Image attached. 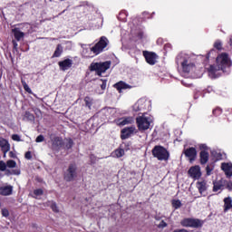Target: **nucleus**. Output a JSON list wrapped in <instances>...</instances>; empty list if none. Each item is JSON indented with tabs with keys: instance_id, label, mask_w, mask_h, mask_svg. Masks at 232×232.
<instances>
[{
	"instance_id": "nucleus-37",
	"label": "nucleus",
	"mask_w": 232,
	"mask_h": 232,
	"mask_svg": "<svg viewBox=\"0 0 232 232\" xmlns=\"http://www.w3.org/2000/svg\"><path fill=\"white\" fill-rule=\"evenodd\" d=\"M214 48H216L217 50H222V42H220L219 40L216 41L214 44Z\"/></svg>"
},
{
	"instance_id": "nucleus-2",
	"label": "nucleus",
	"mask_w": 232,
	"mask_h": 232,
	"mask_svg": "<svg viewBox=\"0 0 232 232\" xmlns=\"http://www.w3.org/2000/svg\"><path fill=\"white\" fill-rule=\"evenodd\" d=\"M176 63L178 66H181L184 73H189V72H193L195 68V63H193L191 57L184 53L178 54Z\"/></svg>"
},
{
	"instance_id": "nucleus-14",
	"label": "nucleus",
	"mask_w": 232,
	"mask_h": 232,
	"mask_svg": "<svg viewBox=\"0 0 232 232\" xmlns=\"http://www.w3.org/2000/svg\"><path fill=\"white\" fill-rule=\"evenodd\" d=\"M58 64L60 69L63 70V72H66V70H70V68H72L73 61H72L71 59H65L62 62H59Z\"/></svg>"
},
{
	"instance_id": "nucleus-47",
	"label": "nucleus",
	"mask_w": 232,
	"mask_h": 232,
	"mask_svg": "<svg viewBox=\"0 0 232 232\" xmlns=\"http://www.w3.org/2000/svg\"><path fill=\"white\" fill-rule=\"evenodd\" d=\"M25 159H27V160H32V152L27 151V152L25 153Z\"/></svg>"
},
{
	"instance_id": "nucleus-40",
	"label": "nucleus",
	"mask_w": 232,
	"mask_h": 232,
	"mask_svg": "<svg viewBox=\"0 0 232 232\" xmlns=\"http://www.w3.org/2000/svg\"><path fill=\"white\" fill-rule=\"evenodd\" d=\"M221 113H222V109H220V108H216V109L213 111V115H216V117L218 116V115H220Z\"/></svg>"
},
{
	"instance_id": "nucleus-16",
	"label": "nucleus",
	"mask_w": 232,
	"mask_h": 232,
	"mask_svg": "<svg viewBox=\"0 0 232 232\" xmlns=\"http://www.w3.org/2000/svg\"><path fill=\"white\" fill-rule=\"evenodd\" d=\"M0 148L4 153V157H6V153L10 151V143L8 142V140L0 138Z\"/></svg>"
},
{
	"instance_id": "nucleus-8",
	"label": "nucleus",
	"mask_w": 232,
	"mask_h": 232,
	"mask_svg": "<svg viewBox=\"0 0 232 232\" xmlns=\"http://www.w3.org/2000/svg\"><path fill=\"white\" fill-rule=\"evenodd\" d=\"M183 227H202L204 221L195 218H185L180 222Z\"/></svg>"
},
{
	"instance_id": "nucleus-9",
	"label": "nucleus",
	"mask_w": 232,
	"mask_h": 232,
	"mask_svg": "<svg viewBox=\"0 0 232 232\" xmlns=\"http://www.w3.org/2000/svg\"><path fill=\"white\" fill-rule=\"evenodd\" d=\"M143 56L145 57L148 64H150L151 66L157 64V59L159 58V56H157V53L149 51H143Z\"/></svg>"
},
{
	"instance_id": "nucleus-20",
	"label": "nucleus",
	"mask_w": 232,
	"mask_h": 232,
	"mask_svg": "<svg viewBox=\"0 0 232 232\" xmlns=\"http://www.w3.org/2000/svg\"><path fill=\"white\" fill-rule=\"evenodd\" d=\"M19 26L18 28H20V31H22L24 35H26V34H32L33 27L29 23L21 24Z\"/></svg>"
},
{
	"instance_id": "nucleus-1",
	"label": "nucleus",
	"mask_w": 232,
	"mask_h": 232,
	"mask_svg": "<svg viewBox=\"0 0 232 232\" xmlns=\"http://www.w3.org/2000/svg\"><path fill=\"white\" fill-rule=\"evenodd\" d=\"M216 66L210 65L208 69V75L211 79H217V77H220V73L218 72H223V73H229V68H231V60H229V56L227 53H223L217 57Z\"/></svg>"
},
{
	"instance_id": "nucleus-25",
	"label": "nucleus",
	"mask_w": 232,
	"mask_h": 232,
	"mask_svg": "<svg viewBox=\"0 0 232 232\" xmlns=\"http://www.w3.org/2000/svg\"><path fill=\"white\" fill-rule=\"evenodd\" d=\"M199 157L200 164H207L208 160H209V153L206 150H201Z\"/></svg>"
},
{
	"instance_id": "nucleus-31",
	"label": "nucleus",
	"mask_w": 232,
	"mask_h": 232,
	"mask_svg": "<svg viewBox=\"0 0 232 232\" xmlns=\"http://www.w3.org/2000/svg\"><path fill=\"white\" fill-rule=\"evenodd\" d=\"M5 175H7V177L10 175H21V171H19V170H10V169H6V170H5Z\"/></svg>"
},
{
	"instance_id": "nucleus-52",
	"label": "nucleus",
	"mask_w": 232,
	"mask_h": 232,
	"mask_svg": "<svg viewBox=\"0 0 232 232\" xmlns=\"http://www.w3.org/2000/svg\"><path fill=\"white\" fill-rule=\"evenodd\" d=\"M9 156H10L12 159H14V157H15V154H14V153L11 151V152H9Z\"/></svg>"
},
{
	"instance_id": "nucleus-45",
	"label": "nucleus",
	"mask_w": 232,
	"mask_h": 232,
	"mask_svg": "<svg viewBox=\"0 0 232 232\" xmlns=\"http://www.w3.org/2000/svg\"><path fill=\"white\" fill-rule=\"evenodd\" d=\"M44 140V136H43V135L37 136V138L35 140L36 142H43Z\"/></svg>"
},
{
	"instance_id": "nucleus-13",
	"label": "nucleus",
	"mask_w": 232,
	"mask_h": 232,
	"mask_svg": "<svg viewBox=\"0 0 232 232\" xmlns=\"http://www.w3.org/2000/svg\"><path fill=\"white\" fill-rule=\"evenodd\" d=\"M226 184H227V180L221 179L219 180L213 181V191H220V189H224L226 188Z\"/></svg>"
},
{
	"instance_id": "nucleus-3",
	"label": "nucleus",
	"mask_w": 232,
	"mask_h": 232,
	"mask_svg": "<svg viewBox=\"0 0 232 232\" xmlns=\"http://www.w3.org/2000/svg\"><path fill=\"white\" fill-rule=\"evenodd\" d=\"M136 122L140 131H146V130H150V126L153 122V118L143 114L136 119Z\"/></svg>"
},
{
	"instance_id": "nucleus-51",
	"label": "nucleus",
	"mask_w": 232,
	"mask_h": 232,
	"mask_svg": "<svg viewBox=\"0 0 232 232\" xmlns=\"http://www.w3.org/2000/svg\"><path fill=\"white\" fill-rule=\"evenodd\" d=\"M215 50L214 49H212L209 53H208V57H211V55H212V53H215Z\"/></svg>"
},
{
	"instance_id": "nucleus-17",
	"label": "nucleus",
	"mask_w": 232,
	"mask_h": 232,
	"mask_svg": "<svg viewBox=\"0 0 232 232\" xmlns=\"http://www.w3.org/2000/svg\"><path fill=\"white\" fill-rule=\"evenodd\" d=\"M146 109V100L145 99H140L133 106L132 110L134 111H141V110Z\"/></svg>"
},
{
	"instance_id": "nucleus-7",
	"label": "nucleus",
	"mask_w": 232,
	"mask_h": 232,
	"mask_svg": "<svg viewBox=\"0 0 232 232\" xmlns=\"http://www.w3.org/2000/svg\"><path fill=\"white\" fill-rule=\"evenodd\" d=\"M77 179V165L75 163L70 164L67 170L64 172V180L66 182H72Z\"/></svg>"
},
{
	"instance_id": "nucleus-55",
	"label": "nucleus",
	"mask_w": 232,
	"mask_h": 232,
	"mask_svg": "<svg viewBox=\"0 0 232 232\" xmlns=\"http://www.w3.org/2000/svg\"><path fill=\"white\" fill-rule=\"evenodd\" d=\"M0 177H2V174H1V172H0Z\"/></svg>"
},
{
	"instance_id": "nucleus-36",
	"label": "nucleus",
	"mask_w": 232,
	"mask_h": 232,
	"mask_svg": "<svg viewBox=\"0 0 232 232\" xmlns=\"http://www.w3.org/2000/svg\"><path fill=\"white\" fill-rule=\"evenodd\" d=\"M172 206H173V208H175V209H179V208H180V206H182V203L180 202V200H173Z\"/></svg>"
},
{
	"instance_id": "nucleus-5",
	"label": "nucleus",
	"mask_w": 232,
	"mask_h": 232,
	"mask_svg": "<svg viewBox=\"0 0 232 232\" xmlns=\"http://www.w3.org/2000/svg\"><path fill=\"white\" fill-rule=\"evenodd\" d=\"M111 66V62L107 61L103 63H92L90 68L91 72H96L97 75H102L107 70H110Z\"/></svg>"
},
{
	"instance_id": "nucleus-50",
	"label": "nucleus",
	"mask_w": 232,
	"mask_h": 232,
	"mask_svg": "<svg viewBox=\"0 0 232 232\" xmlns=\"http://www.w3.org/2000/svg\"><path fill=\"white\" fill-rule=\"evenodd\" d=\"M13 46H14V50H17L18 44H17V42L15 40H13Z\"/></svg>"
},
{
	"instance_id": "nucleus-35",
	"label": "nucleus",
	"mask_w": 232,
	"mask_h": 232,
	"mask_svg": "<svg viewBox=\"0 0 232 232\" xmlns=\"http://www.w3.org/2000/svg\"><path fill=\"white\" fill-rule=\"evenodd\" d=\"M84 102H85L86 106L89 107V109L92 108V98L86 96V97L84 98Z\"/></svg>"
},
{
	"instance_id": "nucleus-19",
	"label": "nucleus",
	"mask_w": 232,
	"mask_h": 232,
	"mask_svg": "<svg viewBox=\"0 0 232 232\" xmlns=\"http://www.w3.org/2000/svg\"><path fill=\"white\" fill-rule=\"evenodd\" d=\"M197 188H198L200 195H203L204 197H206V194H204V193H206V191L208 189V183L204 180L198 181Z\"/></svg>"
},
{
	"instance_id": "nucleus-6",
	"label": "nucleus",
	"mask_w": 232,
	"mask_h": 232,
	"mask_svg": "<svg viewBox=\"0 0 232 232\" xmlns=\"http://www.w3.org/2000/svg\"><path fill=\"white\" fill-rule=\"evenodd\" d=\"M110 44V41L106 36H102L100 38V41L92 47H91L89 50L90 52H92L94 55H99V53H102V52H104V48Z\"/></svg>"
},
{
	"instance_id": "nucleus-49",
	"label": "nucleus",
	"mask_w": 232,
	"mask_h": 232,
	"mask_svg": "<svg viewBox=\"0 0 232 232\" xmlns=\"http://www.w3.org/2000/svg\"><path fill=\"white\" fill-rule=\"evenodd\" d=\"M102 90H106V80L102 81V83L101 84Z\"/></svg>"
},
{
	"instance_id": "nucleus-21",
	"label": "nucleus",
	"mask_w": 232,
	"mask_h": 232,
	"mask_svg": "<svg viewBox=\"0 0 232 232\" xmlns=\"http://www.w3.org/2000/svg\"><path fill=\"white\" fill-rule=\"evenodd\" d=\"M64 146V142L63 141V138L55 137L53 140V148L54 150H60V148H63Z\"/></svg>"
},
{
	"instance_id": "nucleus-24",
	"label": "nucleus",
	"mask_w": 232,
	"mask_h": 232,
	"mask_svg": "<svg viewBox=\"0 0 232 232\" xmlns=\"http://www.w3.org/2000/svg\"><path fill=\"white\" fill-rule=\"evenodd\" d=\"M133 122V117H125L118 121V126H126V124H131Z\"/></svg>"
},
{
	"instance_id": "nucleus-15",
	"label": "nucleus",
	"mask_w": 232,
	"mask_h": 232,
	"mask_svg": "<svg viewBox=\"0 0 232 232\" xmlns=\"http://www.w3.org/2000/svg\"><path fill=\"white\" fill-rule=\"evenodd\" d=\"M12 34L15 39V41H23L24 39V33L21 31V28L15 27L12 29Z\"/></svg>"
},
{
	"instance_id": "nucleus-33",
	"label": "nucleus",
	"mask_w": 232,
	"mask_h": 232,
	"mask_svg": "<svg viewBox=\"0 0 232 232\" xmlns=\"http://www.w3.org/2000/svg\"><path fill=\"white\" fill-rule=\"evenodd\" d=\"M22 85L24 86V90H25L27 93H32V89H30V86H28V83H26L25 81L22 80Z\"/></svg>"
},
{
	"instance_id": "nucleus-44",
	"label": "nucleus",
	"mask_w": 232,
	"mask_h": 232,
	"mask_svg": "<svg viewBox=\"0 0 232 232\" xmlns=\"http://www.w3.org/2000/svg\"><path fill=\"white\" fill-rule=\"evenodd\" d=\"M158 227L162 228L163 227H168V224L164 222V220L160 221V224L158 225Z\"/></svg>"
},
{
	"instance_id": "nucleus-26",
	"label": "nucleus",
	"mask_w": 232,
	"mask_h": 232,
	"mask_svg": "<svg viewBox=\"0 0 232 232\" xmlns=\"http://www.w3.org/2000/svg\"><path fill=\"white\" fill-rule=\"evenodd\" d=\"M232 208V199L230 197L224 198V211L227 213V211H229Z\"/></svg>"
},
{
	"instance_id": "nucleus-27",
	"label": "nucleus",
	"mask_w": 232,
	"mask_h": 232,
	"mask_svg": "<svg viewBox=\"0 0 232 232\" xmlns=\"http://www.w3.org/2000/svg\"><path fill=\"white\" fill-rule=\"evenodd\" d=\"M111 156L116 159H121V157H124V149H117L112 153Z\"/></svg>"
},
{
	"instance_id": "nucleus-38",
	"label": "nucleus",
	"mask_w": 232,
	"mask_h": 232,
	"mask_svg": "<svg viewBox=\"0 0 232 232\" xmlns=\"http://www.w3.org/2000/svg\"><path fill=\"white\" fill-rule=\"evenodd\" d=\"M6 162L0 160V171H6Z\"/></svg>"
},
{
	"instance_id": "nucleus-11",
	"label": "nucleus",
	"mask_w": 232,
	"mask_h": 232,
	"mask_svg": "<svg viewBox=\"0 0 232 232\" xmlns=\"http://www.w3.org/2000/svg\"><path fill=\"white\" fill-rule=\"evenodd\" d=\"M135 130H137L135 126L126 127L123 130H121V140H126V139H130V137H131V135L135 133Z\"/></svg>"
},
{
	"instance_id": "nucleus-32",
	"label": "nucleus",
	"mask_w": 232,
	"mask_h": 232,
	"mask_svg": "<svg viewBox=\"0 0 232 232\" xmlns=\"http://www.w3.org/2000/svg\"><path fill=\"white\" fill-rule=\"evenodd\" d=\"M65 144L66 150H71L73 147V140L72 139H67Z\"/></svg>"
},
{
	"instance_id": "nucleus-48",
	"label": "nucleus",
	"mask_w": 232,
	"mask_h": 232,
	"mask_svg": "<svg viewBox=\"0 0 232 232\" xmlns=\"http://www.w3.org/2000/svg\"><path fill=\"white\" fill-rule=\"evenodd\" d=\"M199 149H200V150H203V151H206V150H208V145H206V144H200V145H199Z\"/></svg>"
},
{
	"instance_id": "nucleus-28",
	"label": "nucleus",
	"mask_w": 232,
	"mask_h": 232,
	"mask_svg": "<svg viewBox=\"0 0 232 232\" xmlns=\"http://www.w3.org/2000/svg\"><path fill=\"white\" fill-rule=\"evenodd\" d=\"M60 55H63V45L61 44H59L56 46V49L53 54V57H59Z\"/></svg>"
},
{
	"instance_id": "nucleus-41",
	"label": "nucleus",
	"mask_w": 232,
	"mask_h": 232,
	"mask_svg": "<svg viewBox=\"0 0 232 232\" xmlns=\"http://www.w3.org/2000/svg\"><path fill=\"white\" fill-rule=\"evenodd\" d=\"M12 140H15L16 142H21V137L18 134H13Z\"/></svg>"
},
{
	"instance_id": "nucleus-42",
	"label": "nucleus",
	"mask_w": 232,
	"mask_h": 232,
	"mask_svg": "<svg viewBox=\"0 0 232 232\" xmlns=\"http://www.w3.org/2000/svg\"><path fill=\"white\" fill-rule=\"evenodd\" d=\"M34 195H35V197H41V195H43V189L41 188L35 189L34 191Z\"/></svg>"
},
{
	"instance_id": "nucleus-4",
	"label": "nucleus",
	"mask_w": 232,
	"mask_h": 232,
	"mask_svg": "<svg viewBox=\"0 0 232 232\" xmlns=\"http://www.w3.org/2000/svg\"><path fill=\"white\" fill-rule=\"evenodd\" d=\"M152 155L158 160H169V151L166 148L157 145L152 149Z\"/></svg>"
},
{
	"instance_id": "nucleus-53",
	"label": "nucleus",
	"mask_w": 232,
	"mask_h": 232,
	"mask_svg": "<svg viewBox=\"0 0 232 232\" xmlns=\"http://www.w3.org/2000/svg\"><path fill=\"white\" fill-rule=\"evenodd\" d=\"M181 82H182V85H183V86H189V84H188V83H187L186 82H184V81H182Z\"/></svg>"
},
{
	"instance_id": "nucleus-29",
	"label": "nucleus",
	"mask_w": 232,
	"mask_h": 232,
	"mask_svg": "<svg viewBox=\"0 0 232 232\" xmlns=\"http://www.w3.org/2000/svg\"><path fill=\"white\" fill-rule=\"evenodd\" d=\"M48 206H50L54 213H59V208L57 207V204L55 202L49 201Z\"/></svg>"
},
{
	"instance_id": "nucleus-54",
	"label": "nucleus",
	"mask_w": 232,
	"mask_h": 232,
	"mask_svg": "<svg viewBox=\"0 0 232 232\" xmlns=\"http://www.w3.org/2000/svg\"><path fill=\"white\" fill-rule=\"evenodd\" d=\"M229 43H230V46H232V36H230Z\"/></svg>"
},
{
	"instance_id": "nucleus-43",
	"label": "nucleus",
	"mask_w": 232,
	"mask_h": 232,
	"mask_svg": "<svg viewBox=\"0 0 232 232\" xmlns=\"http://www.w3.org/2000/svg\"><path fill=\"white\" fill-rule=\"evenodd\" d=\"M2 216L3 217H9L10 216V212L8 211V209H6V208H3L2 209Z\"/></svg>"
},
{
	"instance_id": "nucleus-30",
	"label": "nucleus",
	"mask_w": 232,
	"mask_h": 232,
	"mask_svg": "<svg viewBox=\"0 0 232 232\" xmlns=\"http://www.w3.org/2000/svg\"><path fill=\"white\" fill-rule=\"evenodd\" d=\"M5 164H6L7 168H9L11 169H13L14 168H15L17 166V163L14 160H7Z\"/></svg>"
},
{
	"instance_id": "nucleus-23",
	"label": "nucleus",
	"mask_w": 232,
	"mask_h": 232,
	"mask_svg": "<svg viewBox=\"0 0 232 232\" xmlns=\"http://www.w3.org/2000/svg\"><path fill=\"white\" fill-rule=\"evenodd\" d=\"M114 88H116L118 92H121L122 90H130L131 86L124 82H119L114 85Z\"/></svg>"
},
{
	"instance_id": "nucleus-39",
	"label": "nucleus",
	"mask_w": 232,
	"mask_h": 232,
	"mask_svg": "<svg viewBox=\"0 0 232 232\" xmlns=\"http://www.w3.org/2000/svg\"><path fill=\"white\" fill-rule=\"evenodd\" d=\"M24 117L28 121H34V114L30 113V111H25Z\"/></svg>"
},
{
	"instance_id": "nucleus-46",
	"label": "nucleus",
	"mask_w": 232,
	"mask_h": 232,
	"mask_svg": "<svg viewBox=\"0 0 232 232\" xmlns=\"http://www.w3.org/2000/svg\"><path fill=\"white\" fill-rule=\"evenodd\" d=\"M206 171H207V175L209 177V175H211V172L213 171V169L209 166H207Z\"/></svg>"
},
{
	"instance_id": "nucleus-12",
	"label": "nucleus",
	"mask_w": 232,
	"mask_h": 232,
	"mask_svg": "<svg viewBox=\"0 0 232 232\" xmlns=\"http://www.w3.org/2000/svg\"><path fill=\"white\" fill-rule=\"evenodd\" d=\"M184 155L189 160L190 162H193L197 159V149L190 147L184 150Z\"/></svg>"
},
{
	"instance_id": "nucleus-56",
	"label": "nucleus",
	"mask_w": 232,
	"mask_h": 232,
	"mask_svg": "<svg viewBox=\"0 0 232 232\" xmlns=\"http://www.w3.org/2000/svg\"><path fill=\"white\" fill-rule=\"evenodd\" d=\"M0 208H1V203H0Z\"/></svg>"
},
{
	"instance_id": "nucleus-22",
	"label": "nucleus",
	"mask_w": 232,
	"mask_h": 232,
	"mask_svg": "<svg viewBox=\"0 0 232 232\" xmlns=\"http://www.w3.org/2000/svg\"><path fill=\"white\" fill-rule=\"evenodd\" d=\"M221 169L227 175V177H232V164L231 163H222Z\"/></svg>"
},
{
	"instance_id": "nucleus-10",
	"label": "nucleus",
	"mask_w": 232,
	"mask_h": 232,
	"mask_svg": "<svg viewBox=\"0 0 232 232\" xmlns=\"http://www.w3.org/2000/svg\"><path fill=\"white\" fill-rule=\"evenodd\" d=\"M188 175L191 177V179H195L196 180H198L200 177H202V172L200 171V166L196 165L191 167L188 169Z\"/></svg>"
},
{
	"instance_id": "nucleus-18",
	"label": "nucleus",
	"mask_w": 232,
	"mask_h": 232,
	"mask_svg": "<svg viewBox=\"0 0 232 232\" xmlns=\"http://www.w3.org/2000/svg\"><path fill=\"white\" fill-rule=\"evenodd\" d=\"M14 191V187L12 185H7L0 188V195L3 197H8L12 195Z\"/></svg>"
},
{
	"instance_id": "nucleus-34",
	"label": "nucleus",
	"mask_w": 232,
	"mask_h": 232,
	"mask_svg": "<svg viewBox=\"0 0 232 232\" xmlns=\"http://www.w3.org/2000/svg\"><path fill=\"white\" fill-rule=\"evenodd\" d=\"M127 16L128 14H126V11H121L118 16V19H120V21H126Z\"/></svg>"
}]
</instances>
